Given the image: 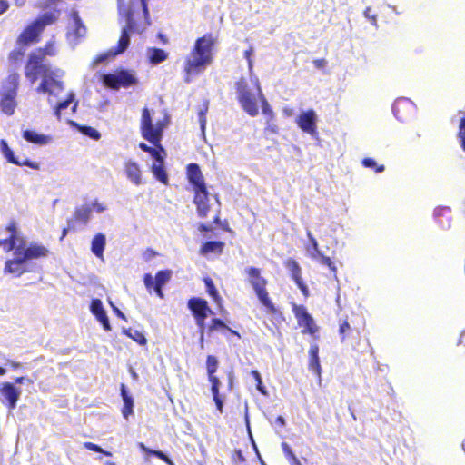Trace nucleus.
<instances>
[{"instance_id": "1", "label": "nucleus", "mask_w": 465, "mask_h": 465, "mask_svg": "<svg viewBox=\"0 0 465 465\" xmlns=\"http://www.w3.org/2000/svg\"><path fill=\"white\" fill-rule=\"evenodd\" d=\"M59 69L53 70L51 67L44 64L40 55L30 54L25 68V74L27 79L34 84L39 76L42 77L41 83L37 87L38 93L48 94L49 95L57 96L64 90V83L56 79L60 76Z\"/></svg>"}, {"instance_id": "2", "label": "nucleus", "mask_w": 465, "mask_h": 465, "mask_svg": "<svg viewBox=\"0 0 465 465\" xmlns=\"http://www.w3.org/2000/svg\"><path fill=\"white\" fill-rule=\"evenodd\" d=\"M214 46V40L212 35H204L196 39L194 46L191 53L192 57L185 61L184 71L186 77L185 83L191 82V74H198L205 70L213 61L212 51Z\"/></svg>"}, {"instance_id": "3", "label": "nucleus", "mask_w": 465, "mask_h": 465, "mask_svg": "<svg viewBox=\"0 0 465 465\" xmlns=\"http://www.w3.org/2000/svg\"><path fill=\"white\" fill-rule=\"evenodd\" d=\"M143 30L144 28L140 29L135 20L133 19L132 9L128 10L126 12V25L122 29L117 45L115 47H112L107 52L102 53L99 55H97V57L94 61V65L96 66L101 64L107 63L108 61L116 57L118 54L124 53L130 45L131 34H142Z\"/></svg>"}, {"instance_id": "4", "label": "nucleus", "mask_w": 465, "mask_h": 465, "mask_svg": "<svg viewBox=\"0 0 465 465\" xmlns=\"http://www.w3.org/2000/svg\"><path fill=\"white\" fill-rule=\"evenodd\" d=\"M100 80L104 87L112 90L129 88L137 85L139 83L135 72L125 68L103 74Z\"/></svg>"}, {"instance_id": "5", "label": "nucleus", "mask_w": 465, "mask_h": 465, "mask_svg": "<svg viewBox=\"0 0 465 465\" xmlns=\"http://www.w3.org/2000/svg\"><path fill=\"white\" fill-rule=\"evenodd\" d=\"M246 273L248 274L249 282L253 288L261 304L265 307L269 313H275L277 312L276 307L271 301L266 290L267 280L261 276L260 269L252 266L248 267Z\"/></svg>"}, {"instance_id": "6", "label": "nucleus", "mask_w": 465, "mask_h": 465, "mask_svg": "<svg viewBox=\"0 0 465 465\" xmlns=\"http://www.w3.org/2000/svg\"><path fill=\"white\" fill-rule=\"evenodd\" d=\"M18 85L19 74L16 73L10 74L3 83L0 91V108L7 115H12L15 113Z\"/></svg>"}, {"instance_id": "7", "label": "nucleus", "mask_w": 465, "mask_h": 465, "mask_svg": "<svg viewBox=\"0 0 465 465\" xmlns=\"http://www.w3.org/2000/svg\"><path fill=\"white\" fill-rule=\"evenodd\" d=\"M237 94V99L242 108L251 116H256L259 114L256 94H253L250 85L244 77H241L234 84Z\"/></svg>"}, {"instance_id": "8", "label": "nucleus", "mask_w": 465, "mask_h": 465, "mask_svg": "<svg viewBox=\"0 0 465 465\" xmlns=\"http://www.w3.org/2000/svg\"><path fill=\"white\" fill-rule=\"evenodd\" d=\"M22 394V390L14 382L4 381L0 383V401L10 411L16 408L17 401Z\"/></svg>"}, {"instance_id": "9", "label": "nucleus", "mask_w": 465, "mask_h": 465, "mask_svg": "<svg viewBox=\"0 0 465 465\" xmlns=\"http://www.w3.org/2000/svg\"><path fill=\"white\" fill-rule=\"evenodd\" d=\"M293 312L298 321L300 327H302V333H309L313 335L318 331V327L315 324L314 319L308 312V310L303 305H293Z\"/></svg>"}, {"instance_id": "10", "label": "nucleus", "mask_w": 465, "mask_h": 465, "mask_svg": "<svg viewBox=\"0 0 465 465\" xmlns=\"http://www.w3.org/2000/svg\"><path fill=\"white\" fill-rule=\"evenodd\" d=\"M155 130L152 112L147 107H144L142 111L141 133L142 136L151 144H155L159 142L157 131L155 132Z\"/></svg>"}, {"instance_id": "11", "label": "nucleus", "mask_w": 465, "mask_h": 465, "mask_svg": "<svg viewBox=\"0 0 465 465\" xmlns=\"http://www.w3.org/2000/svg\"><path fill=\"white\" fill-rule=\"evenodd\" d=\"M0 152L3 157L10 163H13L17 166H26L34 170H39L40 164L36 162H34L28 158H25L23 161L15 154V152L10 148L8 143L5 139L0 140Z\"/></svg>"}, {"instance_id": "12", "label": "nucleus", "mask_w": 465, "mask_h": 465, "mask_svg": "<svg viewBox=\"0 0 465 465\" xmlns=\"http://www.w3.org/2000/svg\"><path fill=\"white\" fill-rule=\"evenodd\" d=\"M296 123L304 133L312 136L317 134V114L313 109L302 111L298 115Z\"/></svg>"}, {"instance_id": "13", "label": "nucleus", "mask_w": 465, "mask_h": 465, "mask_svg": "<svg viewBox=\"0 0 465 465\" xmlns=\"http://www.w3.org/2000/svg\"><path fill=\"white\" fill-rule=\"evenodd\" d=\"M414 109V103L406 97L396 99L392 104V114L401 122H405Z\"/></svg>"}, {"instance_id": "14", "label": "nucleus", "mask_w": 465, "mask_h": 465, "mask_svg": "<svg viewBox=\"0 0 465 465\" xmlns=\"http://www.w3.org/2000/svg\"><path fill=\"white\" fill-rule=\"evenodd\" d=\"M70 17L72 21L68 27L67 36L68 38H71L72 36L75 38L74 43L75 45L78 43L77 39L84 36L86 33V27L84 25L77 10L73 9L71 11ZM69 40L72 42L71 39Z\"/></svg>"}, {"instance_id": "15", "label": "nucleus", "mask_w": 465, "mask_h": 465, "mask_svg": "<svg viewBox=\"0 0 465 465\" xmlns=\"http://www.w3.org/2000/svg\"><path fill=\"white\" fill-rule=\"evenodd\" d=\"M15 252L17 254H22V256L28 262L29 260L47 256L49 252L47 248H45L44 245L31 243L28 246H22L21 244H19V246L15 250Z\"/></svg>"}, {"instance_id": "16", "label": "nucleus", "mask_w": 465, "mask_h": 465, "mask_svg": "<svg viewBox=\"0 0 465 465\" xmlns=\"http://www.w3.org/2000/svg\"><path fill=\"white\" fill-rule=\"evenodd\" d=\"M187 307L192 312L194 320H197V318H208L209 304L205 299L192 297L187 302Z\"/></svg>"}, {"instance_id": "17", "label": "nucleus", "mask_w": 465, "mask_h": 465, "mask_svg": "<svg viewBox=\"0 0 465 465\" xmlns=\"http://www.w3.org/2000/svg\"><path fill=\"white\" fill-rule=\"evenodd\" d=\"M15 258L12 260H7L5 265V273L15 274L16 276H21L25 272H28L27 269V262L22 256V254H17L15 252H14Z\"/></svg>"}, {"instance_id": "18", "label": "nucleus", "mask_w": 465, "mask_h": 465, "mask_svg": "<svg viewBox=\"0 0 465 465\" xmlns=\"http://www.w3.org/2000/svg\"><path fill=\"white\" fill-rule=\"evenodd\" d=\"M43 32L42 28L35 21L29 24L18 37V44L30 45L39 40V36Z\"/></svg>"}, {"instance_id": "19", "label": "nucleus", "mask_w": 465, "mask_h": 465, "mask_svg": "<svg viewBox=\"0 0 465 465\" xmlns=\"http://www.w3.org/2000/svg\"><path fill=\"white\" fill-rule=\"evenodd\" d=\"M186 175L189 183L192 185L193 189L203 188L206 185L204 179L203 177V173L201 168L198 163H191L186 167Z\"/></svg>"}, {"instance_id": "20", "label": "nucleus", "mask_w": 465, "mask_h": 465, "mask_svg": "<svg viewBox=\"0 0 465 465\" xmlns=\"http://www.w3.org/2000/svg\"><path fill=\"white\" fill-rule=\"evenodd\" d=\"M172 271L161 270L158 271L153 278L151 273H145L143 276V282L147 290H151L153 285L164 286L171 279Z\"/></svg>"}, {"instance_id": "21", "label": "nucleus", "mask_w": 465, "mask_h": 465, "mask_svg": "<svg viewBox=\"0 0 465 465\" xmlns=\"http://www.w3.org/2000/svg\"><path fill=\"white\" fill-rule=\"evenodd\" d=\"M120 395L123 400L122 414L125 420L134 414V401L127 386L124 383L120 386Z\"/></svg>"}, {"instance_id": "22", "label": "nucleus", "mask_w": 465, "mask_h": 465, "mask_svg": "<svg viewBox=\"0 0 465 465\" xmlns=\"http://www.w3.org/2000/svg\"><path fill=\"white\" fill-rule=\"evenodd\" d=\"M450 213L451 209L449 206H438L434 209L433 215L438 220L439 226L443 230H448L451 226Z\"/></svg>"}, {"instance_id": "23", "label": "nucleus", "mask_w": 465, "mask_h": 465, "mask_svg": "<svg viewBox=\"0 0 465 465\" xmlns=\"http://www.w3.org/2000/svg\"><path fill=\"white\" fill-rule=\"evenodd\" d=\"M22 136L26 142L40 146L49 143L52 140L50 135H46L31 129L24 130Z\"/></svg>"}, {"instance_id": "24", "label": "nucleus", "mask_w": 465, "mask_h": 465, "mask_svg": "<svg viewBox=\"0 0 465 465\" xmlns=\"http://www.w3.org/2000/svg\"><path fill=\"white\" fill-rule=\"evenodd\" d=\"M146 55L152 65H158L167 60L169 54L163 49L158 47H148Z\"/></svg>"}, {"instance_id": "25", "label": "nucleus", "mask_w": 465, "mask_h": 465, "mask_svg": "<svg viewBox=\"0 0 465 465\" xmlns=\"http://www.w3.org/2000/svg\"><path fill=\"white\" fill-rule=\"evenodd\" d=\"M125 173L134 184L140 185L142 183L141 170L137 163L131 160L126 162Z\"/></svg>"}, {"instance_id": "26", "label": "nucleus", "mask_w": 465, "mask_h": 465, "mask_svg": "<svg viewBox=\"0 0 465 465\" xmlns=\"http://www.w3.org/2000/svg\"><path fill=\"white\" fill-rule=\"evenodd\" d=\"M106 245V237L104 233L99 232L94 236L91 242V252L97 258L104 257V252Z\"/></svg>"}, {"instance_id": "27", "label": "nucleus", "mask_w": 465, "mask_h": 465, "mask_svg": "<svg viewBox=\"0 0 465 465\" xmlns=\"http://www.w3.org/2000/svg\"><path fill=\"white\" fill-rule=\"evenodd\" d=\"M60 15V10L54 8L53 11H48L38 16L34 21L44 31L46 25H52L57 21Z\"/></svg>"}, {"instance_id": "28", "label": "nucleus", "mask_w": 465, "mask_h": 465, "mask_svg": "<svg viewBox=\"0 0 465 465\" xmlns=\"http://www.w3.org/2000/svg\"><path fill=\"white\" fill-rule=\"evenodd\" d=\"M19 244H21L22 246L25 245V241L20 235L19 231L16 232L13 239L12 234H10L9 237L6 239H0V246L5 249L6 251H15Z\"/></svg>"}, {"instance_id": "29", "label": "nucleus", "mask_w": 465, "mask_h": 465, "mask_svg": "<svg viewBox=\"0 0 465 465\" xmlns=\"http://www.w3.org/2000/svg\"><path fill=\"white\" fill-rule=\"evenodd\" d=\"M309 369L316 373L317 375L321 374V364H320V358H319V347L317 344H312L309 350Z\"/></svg>"}, {"instance_id": "30", "label": "nucleus", "mask_w": 465, "mask_h": 465, "mask_svg": "<svg viewBox=\"0 0 465 465\" xmlns=\"http://www.w3.org/2000/svg\"><path fill=\"white\" fill-rule=\"evenodd\" d=\"M68 124L72 127H74L75 129H77L84 135H85L94 141H98L101 138L100 132L92 126L81 125L73 120H68Z\"/></svg>"}, {"instance_id": "31", "label": "nucleus", "mask_w": 465, "mask_h": 465, "mask_svg": "<svg viewBox=\"0 0 465 465\" xmlns=\"http://www.w3.org/2000/svg\"><path fill=\"white\" fill-rule=\"evenodd\" d=\"M224 247V243L221 241H208L204 242L200 249L202 255L208 253H222Z\"/></svg>"}, {"instance_id": "32", "label": "nucleus", "mask_w": 465, "mask_h": 465, "mask_svg": "<svg viewBox=\"0 0 465 465\" xmlns=\"http://www.w3.org/2000/svg\"><path fill=\"white\" fill-rule=\"evenodd\" d=\"M203 282L205 285L206 292L208 295L214 301V302L222 308L223 299L220 296L218 290L216 289L213 281L210 277H205L203 279Z\"/></svg>"}, {"instance_id": "33", "label": "nucleus", "mask_w": 465, "mask_h": 465, "mask_svg": "<svg viewBox=\"0 0 465 465\" xmlns=\"http://www.w3.org/2000/svg\"><path fill=\"white\" fill-rule=\"evenodd\" d=\"M255 87H256V90H257V96H258L259 100L262 103V114H265V115H269L272 118L273 116V112L272 110L271 105L267 102L264 94H262L259 79H257V78H255Z\"/></svg>"}, {"instance_id": "34", "label": "nucleus", "mask_w": 465, "mask_h": 465, "mask_svg": "<svg viewBox=\"0 0 465 465\" xmlns=\"http://www.w3.org/2000/svg\"><path fill=\"white\" fill-rule=\"evenodd\" d=\"M152 172H153L154 178L157 181H159L164 184H167L169 178H168V174H167V172H166V169L164 166V163H153Z\"/></svg>"}, {"instance_id": "35", "label": "nucleus", "mask_w": 465, "mask_h": 465, "mask_svg": "<svg viewBox=\"0 0 465 465\" xmlns=\"http://www.w3.org/2000/svg\"><path fill=\"white\" fill-rule=\"evenodd\" d=\"M90 311L95 316L97 321L107 315L102 301L98 298L93 299L91 301Z\"/></svg>"}, {"instance_id": "36", "label": "nucleus", "mask_w": 465, "mask_h": 465, "mask_svg": "<svg viewBox=\"0 0 465 465\" xmlns=\"http://www.w3.org/2000/svg\"><path fill=\"white\" fill-rule=\"evenodd\" d=\"M92 207L88 204L82 205L76 208L74 212V217L76 220L87 223L91 218Z\"/></svg>"}, {"instance_id": "37", "label": "nucleus", "mask_w": 465, "mask_h": 465, "mask_svg": "<svg viewBox=\"0 0 465 465\" xmlns=\"http://www.w3.org/2000/svg\"><path fill=\"white\" fill-rule=\"evenodd\" d=\"M75 100V95L73 92H70L67 95V98L64 101H60L56 106L54 107V115L58 120L61 119V113L63 110L68 108V106L74 103Z\"/></svg>"}, {"instance_id": "38", "label": "nucleus", "mask_w": 465, "mask_h": 465, "mask_svg": "<svg viewBox=\"0 0 465 465\" xmlns=\"http://www.w3.org/2000/svg\"><path fill=\"white\" fill-rule=\"evenodd\" d=\"M208 109H209V101L205 100L198 111V121L200 124V128H201L202 134L203 135H204L205 130H206V124H207L206 114L208 112Z\"/></svg>"}, {"instance_id": "39", "label": "nucleus", "mask_w": 465, "mask_h": 465, "mask_svg": "<svg viewBox=\"0 0 465 465\" xmlns=\"http://www.w3.org/2000/svg\"><path fill=\"white\" fill-rule=\"evenodd\" d=\"M307 237L310 242V246L307 247V252L310 253L312 259H316V256H319L322 252L319 249V244L316 238L312 234L310 230H307Z\"/></svg>"}, {"instance_id": "40", "label": "nucleus", "mask_w": 465, "mask_h": 465, "mask_svg": "<svg viewBox=\"0 0 465 465\" xmlns=\"http://www.w3.org/2000/svg\"><path fill=\"white\" fill-rule=\"evenodd\" d=\"M153 145V151L151 152L150 155L154 160L153 163H164L166 153L163 147L161 145V142H158Z\"/></svg>"}, {"instance_id": "41", "label": "nucleus", "mask_w": 465, "mask_h": 465, "mask_svg": "<svg viewBox=\"0 0 465 465\" xmlns=\"http://www.w3.org/2000/svg\"><path fill=\"white\" fill-rule=\"evenodd\" d=\"M123 332L128 336L129 338L133 339L134 341H136L139 345H145L147 342V340L145 336L137 330L133 329H124Z\"/></svg>"}, {"instance_id": "42", "label": "nucleus", "mask_w": 465, "mask_h": 465, "mask_svg": "<svg viewBox=\"0 0 465 465\" xmlns=\"http://www.w3.org/2000/svg\"><path fill=\"white\" fill-rule=\"evenodd\" d=\"M227 325L222 319L213 318L211 320V324L208 326V334L210 335L213 331H221L224 334Z\"/></svg>"}, {"instance_id": "43", "label": "nucleus", "mask_w": 465, "mask_h": 465, "mask_svg": "<svg viewBox=\"0 0 465 465\" xmlns=\"http://www.w3.org/2000/svg\"><path fill=\"white\" fill-rule=\"evenodd\" d=\"M193 191H194L193 203H195V205L209 202V196H208L209 193H208L206 185L203 186V189L199 188V190L197 188H194Z\"/></svg>"}, {"instance_id": "44", "label": "nucleus", "mask_w": 465, "mask_h": 465, "mask_svg": "<svg viewBox=\"0 0 465 465\" xmlns=\"http://www.w3.org/2000/svg\"><path fill=\"white\" fill-rule=\"evenodd\" d=\"M218 366V359L213 355H208L206 358V371L208 377L215 376L214 373L217 371Z\"/></svg>"}, {"instance_id": "45", "label": "nucleus", "mask_w": 465, "mask_h": 465, "mask_svg": "<svg viewBox=\"0 0 465 465\" xmlns=\"http://www.w3.org/2000/svg\"><path fill=\"white\" fill-rule=\"evenodd\" d=\"M286 267L291 272L293 280H300L302 270L299 263L295 260L289 259L286 262Z\"/></svg>"}, {"instance_id": "46", "label": "nucleus", "mask_w": 465, "mask_h": 465, "mask_svg": "<svg viewBox=\"0 0 465 465\" xmlns=\"http://www.w3.org/2000/svg\"><path fill=\"white\" fill-rule=\"evenodd\" d=\"M251 374L256 381V390L261 394L267 395L268 392H267L266 387L262 383V378L261 373L258 371L253 370V371H252Z\"/></svg>"}, {"instance_id": "47", "label": "nucleus", "mask_w": 465, "mask_h": 465, "mask_svg": "<svg viewBox=\"0 0 465 465\" xmlns=\"http://www.w3.org/2000/svg\"><path fill=\"white\" fill-rule=\"evenodd\" d=\"M31 54H36L40 55L42 62L45 63V55H54V46L53 43H47L44 49H39L37 52H32Z\"/></svg>"}, {"instance_id": "48", "label": "nucleus", "mask_w": 465, "mask_h": 465, "mask_svg": "<svg viewBox=\"0 0 465 465\" xmlns=\"http://www.w3.org/2000/svg\"><path fill=\"white\" fill-rule=\"evenodd\" d=\"M362 165L366 168H374L376 173H381L384 171V165H378L373 158H364L362 160Z\"/></svg>"}, {"instance_id": "49", "label": "nucleus", "mask_w": 465, "mask_h": 465, "mask_svg": "<svg viewBox=\"0 0 465 465\" xmlns=\"http://www.w3.org/2000/svg\"><path fill=\"white\" fill-rule=\"evenodd\" d=\"M315 260H318L321 264L328 266L334 274L336 273V266L333 264L330 257H327L321 252L319 256H316Z\"/></svg>"}, {"instance_id": "50", "label": "nucleus", "mask_w": 465, "mask_h": 465, "mask_svg": "<svg viewBox=\"0 0 465 465\" xmlns=\"http://www.w3.org/2000/svg\"><path fill=\"white\" fill-rule=\"evenodd\" d=\"M84 446L85 449H87L89 450L103 453L104 456H112V453L110 451H107V450L102 449L99 445H97L95 443L84 442Z\"/></svg>"}, {"instance_id": "51", "label": "nucleus", "mask_w": 465, "mask_h": 465, "mask_svg": "<svg viewBox=\"0 0 465 465\" xmlns=\"http://www.w3.org/2000/svg\"><path fill=\"white\" fill-rule=\"evenodd\" d=\"M208 380L211 382L212 394L220 393L221 381H220L219 378L216 376H211V377H208Z\"/></svg>"}, {"instance_id": "52", "label": "nucleus", "mask_w": 465, "mask_h": 465, "mask_svg": "<svg viewBox=\"0 0 465 465\" xmlns=\"http://www.w3.org/2000/svg\"><path fill=\"white\" fill-rule=\"evenodd\" d=\"M196 207H197V213H198L199 217L204 218L207 216L209 210H210V206H209L208 203L196 204Z\"/></svg>"}, {"instance_id": "53", "label": "nucleus", "mask_w": 465, "mask_h": 465, "mask_svg": "<svg viewBox=\"0 0 465 465\" xmlns=\"http://www.w3.org/2000/svg\"><path fill=\"white\" fill-rule=\"evenodd\" d=\"M213 399L215 403L217 411L220 413H223L224 398L220 393H217V394H213Z\"/></svg>"}, {"instance_id": "54", "label": "nucleus", "mask_w": 465, "mask_h": 465, "mask_svg": "<svg viewBox=\"0 0 465 465\" xmlns=\"http://www.w3.org/2000/svg\"><path fill=\"white\" fill-rule=\"evenodd\" d=\"M153 457L160 459L161 460L164 461L167 465H174V463L169 458V456L160 450H157L156 451L153 452Z\"/></svg>"}, {"instance_id": "55", "label": "nucleus", "mask_w": 465, "mask_h": 465, "mask_svg": "<svg viewBox=\"0 0 465 465\" xmlns=\"http://www.w3.org/2000/svg\"><path fill=\"white\" fill-rule=\"evenodd\" d=\"M90 206L92 207V211H94L97 213H102L106 209V206L104 203H99L98 200L92 202Z\"/></svg>"}, {"instance_id": "56", "label": "nucleus", "mask_w": 465, "mask_h": 465, "mask_svg": "<svg viewBox=\"0 0 465 465\" xmlns=\"http://www.w3.org/2000/svg\"><path fill=\"white\" fill-rule=\"evenodd\" d=\"M282 450L284 452V454L287 456V457H290L292 458L295 462H298L299 463V460L298 459L296 458V456L294 455V453L292 452L291 447L286 443V442H283L282 444Z\"/></svg>"}, {"instance_id": "57", "label": "nucleus", "mask_w": 465, "mask_h": 465, "mask_svg": "<svg viewBox=\"0 0 465 465\" xmlns=\"http://www.w3.org/2000/svg\"><path fill=\"white\" fill-rule=\"evenodd\" d=\"M371 7H367L363 12V15L365 18H367L371 23V25L377 26V15H371Z\"/></svg>"}, {"instance_id": "58", "label": "nucleus", "mask_w": 465, "mask_h": 465, "mask_svg": "<svg viewBox=\"0 0 465 465\" xmlns=\"http://www.w3.org/2000/svg\"><path fill=\"white\" fill-rule=\"evenodd\" d=\"M158 255V252L151 248H147L146 251L143 254V258L145 262H150L153 260L155 256Z\"/></svg>"}, {"instance_id": "59", "label": "nucleus", "mask_w": 465, "mask_h": 465, "mask_svg": "<svg viewBox=\"0 0 465 465\" xmlns=\"http://www.w3.org/2000/svg\"><path fill=\"white\" fill-rule=\"evenodd\" d=\"M153 127L156 129L155 132L157 131L159 142H161L165 124H163V122L158 121L155 124H153Z\"/></svg>"}, {"instance_id": "60", "label": "nucleus", "mask_w": 465, "mask_h": 465, "mask_svg": "<svg viewBox=\"0 0 465 465\" xmlns=\"http://www.w3.org/2000/svg\"><path fill=\"white\" fill-rule=\"evenodd\" d=\"M24 56V51L14 50L9 54V59L13 61H18Z\"/></svg>"}, {"instance_id": "61", "label": "nucleus", "mask_w": 465, "mask_h": 465, "mask_svg": "<svg viewBox=\"0 0 465 465\" xmlns=\"http://www.w3.org/2000/svg\"><path fill=\"white\" fill-rule=\"evenodd\" d=\"M278 130H279V128L275 124H272V123H270V121H267L266 126L264 128L265 134H268V133L277 134Z\"/></svg>"}, {"instance_id": "62", "label": "nucleus", "mask_w": 465, "mask_h": 465, "mask_svg": "<svg viewBox=\"0 0 465 465\" xmlns=\"http://www.w3.org/2000/svg\"><path fill=\"white\" fill-rule=\"evenodd\" d=\"M350 329V324L347 320H344L339 327V332L342 336L341 341L344 340L345 332Z\"/></svg>"}, {"instance_id": "63", "label": "nucleus", "mask_w": 465, "mask_h": 465, "mask_svg": "<svg viewBox=\"0 0 465 465\" xmlns=\"http://www.w3.org/2000/svg\"><path fill=\"white\" fill-rule=\"evenodd\" d=\"M6 231L12 234V239L15 235L16 232H18V228L16 226V223L15 221H11L9 224L6 226Z\"/></svg>"}, {"instance_id": "64", "label": "nucleus", "mask_w": 465, "mask_h": 465, "mask_svg": "<svg viewBox=\"0 0 465 465\" xmlns=\"http://www.w3.org/2000/svg\"><path fill=\"white\" fill-rule=\"evenodd\" d=\"M465 136V115L460 118L458 137Z\"/></svg>"}]
</instances>
